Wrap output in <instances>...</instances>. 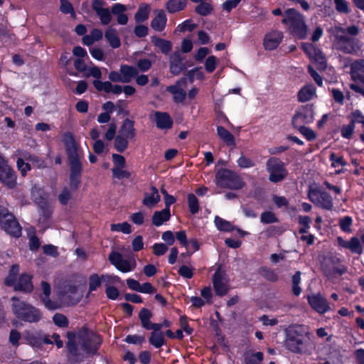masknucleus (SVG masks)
Returning <instances> with one entry per match:
<instances>
[{"instance_id": "nucleus-60", "label": "nucleus", "mask_w": 364, "mask_h": 364, "mask_svg": "<svg viewBox=\"0 0 364 364\" xmlns=\"http://www.w3.org/2000/svg\"><path fill=\"white\" fill-rule=\"evenodd\" d=\"M355 125L353 123L344 125L341 128V135L343 138L350 139L354 132Z\"/></svg>"}, {"instance_id": "nucleus-15", "label": "nucleus", "mask_w": 364, "mask_h": 364, "mask_svg": "<svg viewBox=\"0 0 364 364\" xmlns=\"http://www.w3.org/2000/svg\"><path fill=\"white\" fill-rule=\"evenodd\" d=\"M0 181L9 188L16 185V177L14 171L8 165L6 160L0 154Z\"/></svg>"}, {"instance_id": "nucleus-42", "label": "nucleus", "mask_w": 364, "mask_h": 364, "mask_svg": "<svg viewBox=\"0 0 364 364\" xmlns=\"http://www.w3.org/2000/svg\"><path fill=\"white\" fill-rule=\"evenodd\" d=\"M292 283V292L294 295L299 296L301 292V289L299 287L301 283V272H296L291 277Z\"/></svg>"}, {"instance_id": "nucleus-8", "label": "nucleus", "mask_w": 364, "mask_h": 364, "mask_svg": "<svg viewBox=\"0 0 364 364\" xmlns=\"http://www.w3.org/2000/svg\"><path fill=\"white\" fill-rule=\"evenodd\" d=\"M109 260L116 269L123 273L132 272L136 266V262L134 257H129L127 259H124L121 253L115 251H112L109 254Z\"/></svg>"}, {"instance_id": "nucleus-37", "label": "nucleus", "mask_w": 364, "mask_h": 364, "mask_svg": "<svg viewBox=\"0 0 364 364\" xmlns=\"http://www.w3.org/2000/svg\"><path fill=\"white\" fill-rule=\"evenodd\" d=\"M217 134L218 136L227 144L235 145V138L233 135L223 127L218 126L217 127Z\"/></svg>"}, {"instance_id": "nucleus-43", "label": "nucleus", "mask_w": 364, "mask_h": 364, "mask_svg": "<svg viewBox=\"0 0 364 364\" xmlns=\"http://www.w3.org/2000/svg\"><path fill=\"white\" fill-rule=\"evenodd\" d=\"M149 7L148 5L141 6L138 11L135 14V20L136 22H143L149 17Z\"/></svg>"}, {"instance_id": "nucleus-62", "label": "nucleus", "mask_w": 364, "mask_h": 364, "mask_svg": "<svg viewBox=\"0 0 364 364\" xmlns=\"http://www.w3.org/2000/svg\"><path fill=\"white\" fill-rule=\"evenodd\" d=\"M53 320L55 324L60 327H65L68 323L67 318L60 314H55L53 316Z\"/></svg>"}, {"instance_id": "nucleus-46", "label": "nucleus", "mask_w": 364, "mask_h": 364, "mask_svg": "<svg viewBox=\"0 0 364 364\" xmlns=\"http://www.w3.org/2000/svg\"><path fill=\"white\" fill-rule=\"evenodd\" d=\"M188 203L189 210L192 214H196L198 212V200L194 194L190 193L188 195Z\"/></svg>"}, {"instance_id": "nucleus-9", "label": "nucleus", "mask_w": 364, "mask_h": 364, "mask_svg": "<svg viewBox=\"0 0 364 364\" xmlns=\"http://www.w3.org/2000/svg\"><path fill=\"white\" fill-rule=\"evenodd\" d=\"M286 346L295 353H306L309 352L308 342L302 334L297 332H291L286 340Z\"/></svg>"}, {"instance_id": "nucleus-34", "label": "nucleus", "mask_w": 364, "mask_h": 364, "mask_svg": "<svg viewBox=\"0 0 364 364\" xmlns=\"http://www.w3.org/2000/svg\"><path fill=\"white\" fill-rule=\"evenodd\" d=\"M105 38L109 42L111 47L117 48L120 46L121 43L115 28H109L106 30L105 34Z\"/></svg>"}, {"instance_id": "nucleus-41", "label": "nucleus", "mask_w": 364, "mask_h": 364, "mask_svg": "<svg viewBox=\"0 0 364 364\" xmlns=\"http://www.w3.org/2000/svg\"><path fill=\"white\" fill-rule=\"evenodd\" d=\"M19 272V267L17 264H14L11 266V269L9 270V274L5 279V284L7 286H15L16 281V276L18 275Z\"/></svg>"}, {"instance_id": "nucleus-32", "label": "nucleus", "mask_w": 364, "mask_h": 364, "mask_svg": "<svg viewBox=\"0 0 364 364\" xmlns=\"http://www.w3.org/2000/svg\"><path fill=\"white\" fill-rule=\"evenodd\" d=\"M119 71L122 73L124 83H128L131 82L132 80L135 76H136L138 73L137 69L136 68L127 65H121Z\"/></svg>"}, {"instance_id": "nucleus-40", "label": "nucleus", "mask_w": 364, "mask_h": 364, "mask_svg": "<svg viewBox=\"0 0 364 364\" xmlns=\"http://www.w3.org/2000/svg\"><path fill=\"white\" fill-rule=\"evenodd\" d=\"M149 342L155 348L161 347L165 343L164 333L162 332H152L149 338Z\"/></svg>"}, {"instance_id": "nucleus-45", "label": "nucleus", "mask_w": 364, "mask_h": 364, "mask_svg": "<svg viewBox=\"0 0 364 364\" xmlns=\"http://www.w3.org/2000/svg\"><path fill=\"white\" fill-rule=\"evenodd\" d=\"M218 63L219 60L215 56H208L205 61V70L209 73H213L215 70Z\"/></svg>"}, {"instance_id": "nucleus-36", "label": "nucleus", "mask_w": 364, "mask_h": 364, "mask_svg": "<svg viewBox=\"0 0 364 364\" xmlns=\"http://www.w3.org/2000/svg\"><path fill=\"white\" fill-rule=\"evenodd\" d=\"M151 41L164 54H168L172 49V43L169 41L154 37Z\"/></svg>"}, {"instance_id": "nucleus-57", "label": "nucleus", "mask_w": 364, "mask_h": 364, "mask_svg": "<svg viewBox=\"0 0 364 364\" xmlns=\"http://www.w3.org/2000/svg\"><path fill=\"white\" fill-rule=\"evenodd\" d=\"M101 284L100 277L96 274H92L89 279V289L90 291L96 290Z\"/></svg>"}, {"instance_id": "nucleus-18", "label": "nucleus", "mask_w": 364, "mask_h": 364, "mask_svg": "<svg viewBox=\"0 0 364 364\" xmlns=\"http://www.w3.org/2000/svg\"><path fill=\"white\" fill-rule=\"evenodd\" d=\"M283 39V33L279 31H272L267 33L263 40L265 50H273L281 43Z\"/></svg>"}, {"instance_id": "nucleus-31", "label": "nucleus", "mask_w": 364, "mask_h": 364, "mask_svg": "<svg viewBox=\"0 0 364 364\" xmlns=\"http://www.w3.org/2000/svg\"><path fill=\"white\" fill-rule=\"evenodd\" d=\"M316 95V88L312 85H306L298 92V100L300 102L311 100Z\"/></svg>"}, {"instance_id": "nucleus-38", "label": "nucleus", "mask_w": 364, "mask_h": 364, "mask_svg": "<svg viewBox=\"0 0 364 364\" xmlns=\"http://www.w3.org/2000/svg\"><path fill=\"white\" fill-rule=\"evenodd\" d=\"M186 5V0H169L166 3V9L168 12L175 13L183 10Z\"/></svg>"}, {"instance_id": "nucleus-56", "label": "nucleus", "mask_w": 364, "mask_h": 364, "mask_svg": "<svg viewBox=\"0 0 364 364\" xmlns=\"http://www.w3.org/2000/svg\"><path fill=\"white\" fill-rule=\"evenodd\" d=\"M60 10L63 14H70L73 16H75L73 5L68 0H60Z\"/></svg>"}, {"instance_id": "nucleus-6", "label": "nucleus", "mask_w": 364, "mask_h": 364, "mask_svg": "<svg viewBox=\"0 0 364 364\" xmlns=\"http://www.w3.org/2000/svg\"><path fill=\"white\" fill-rule=\"evenodd\" d=\"M331 38H333V41L340 50L346 53H351L354 50V40L346 35L345 28L336 26L328 29Z\"/></svg>"}, {"instance_id": "nucleus-24", "label": "nucleus", "mask_w": 364, "mask_h": 364, "mask_svg": "<svg viewBox=\"0 0 364 364\" xmlns=\"http://www.w3.org/2000/svg\"><path fill=\"white\" fill-rule=\"evenodd\" d=\"M15 289L23 291H31L33 289L31 282V276L28 274H22L14 286Z\"/></svg>"}, {"instance_id": "nucleus-19", "label": "nucleus", "mask_w": 364, "mask_h": 364, "mask_svg": "<svg viewBox=\"0 0 364 364\" xmlns=\"http://www.w3.org/2000/svg\"><path fill=\"white\" fill-rule=\"evenodd\" d=\"M338 245L343 248L348 249L351 252L360 255L363 248L360 240L356 237H351L348 241L341 237L337 238Z\"/></svg>"}, {"instance_id": "nucleus-35", "label": "nucleus", "mask_w": 364, "mask_h": 364, "mask_svg": "<svg viewBox=\"0 0 364 364\" xmlns=\"http://www.w3.org/2000/svg\"><path fill=\"white\" fill-rule=\"evenodd\" d=\"M102 38V31L97 28H94L89 35H86L82 38V42L86 46H90L95 42L100 40Z\"/></svg>"}, {"instance_id": "nucleus-16", "label": "nucleus", "mask_w": 364, "mask_h": 364, "mask_svg": "<svg viewBox=\"0 0 364 364\" xmlns=\"http://www.w3.org/2000/svg\"><path fill=\"white\" fill-rule=\"evenodd\" d=\"M214 290L217 295L223 296L229 290L228 279L226 274L218 269L213 277Z\"/></svg>"}, {"instance_id": "nucleus-21", "label": "nucleus", "mask_w": 364, "mask_h": 364, "mask_svg": "<svg viewBox=\"0 0 364 364\" xmlns=\"http://www.w3.org/2000/svg\"><path fill=\"white\" fill-rule=\"evenodd\" d=\"M185 84L186 80L183 79L178 81L175 85L167 87V90L173 95V99L176 102H182L186 97V92L183 87Z\"/></svg>"}, {"instance_id": "nucleus-13", "label": "nucleus", "mask_w": 364, "mask_h": 364, "mask_svg": "<svg viewBox=\"0 0 364 364\" xmlns=\"http://www.w3.org/2000/svg\"><path fill=\"white\" fill-rule=\"evenodd\" d=\"M301 48L311 60L316 64L318 68H326V59L319 48L309 43H303Z\"/></svg>"}, {"instance_id": "nucleus-27", "label": "nucleus", "mask_w": 364, "mask_h": 364, "mask_svg": "<svg viewBox=\"0 0 364 364\" xmlns=\"http://www.w3.org/2000/svg\"><path fill=\"white\" fill-rule=\"evenodd\" d=\"M41 289L43 290L44 297H42V300L44 303L45 306L50 310H55L60 307V306L51 301L48 296L50 294V287L49 284H48L46 282H42L41 283Z\"/></svg>"}, {"instance_id": "nucleus-28", "label": "nucleus", "mask_w": 364, "mask_h": 364, "mask_svg": "<svg viewBox=\"0 0 364 364\" xmlns=\"http://www.w3.org/2000/svg\"><path fill=\"white\" fill-rule=\"evenodd\" d=\"M171 218L170 210L164 208L160 211H156L152 216V223L156 226L159 227L164 224V223L168 221Z\"/></svg>"}, {"instance_id": "nucleus-7", "label": "nucleus", "mask_w": 364, "mask_h": 364, "mask_svg": "<svg viewBox=\"0 0 364 364\" xmlns=\"http://www.w3.org/2000/svg\"><path fill=\"white\" fill-rule=\"evenodd\" d=\"M267 170L269 173V179L273 183L284 180L288 173L284 163L277 158H270L267 161Z\"/></svg>"}, {"instance_id": "nucleus-52", "label": "nucleus", "mask_w": 364, "mask_h": 364, "mask_svg": "<svg viewBox=\"0 0 364 364\" xmlns=\"http://www.w3.org/2000/svg\"><path fill=\"white\" fill-rule=\"evenodd\" d=\"M193 267L188 265H182L179 267L178 272L180 276L185 279H191L193 276Z\"/></svg>"}, {"instance_id": "nucleus-44", "label": "nucleus", "mask_w": 364, "mask_h": 364, "mask_svg": "<svg viewBox=\"0 0 364 364\" xmlns=\"http://www.w3.org/2000/svg\"><path fill=\"white\" fill-rule=\"evenodd\" d=\"M83 75L87 77H93L97 80H99L102 77V72L99 68L92 65L91 66L87 67Z\"/></svg>"}, {"instance_id": "nucleus-3", "label": "nucleus", "mask_w": 364, "mask_h": 364, "mask_svg": "<svg viewBox=\"0 0 364 364\" xmlns=\"http://www.w3.org/2000/svg\"><path fill=\"white\" fill-rule=\"evenodd\" d=\"M11 301L12 312L18 318L30 323L38 322L41 318L40 311L34 306L16 296L11 298Z\"/></svg>"}, {"instance_id": "nucleus-59", "label": "nucleus", "mask_w": 364, "mask_h": 364, "mask_svg": "<svg viewBox=\"0 0 364 364\" xmlns=\"http://www.w3.org/2000/svg\"><path fill=\"white\" fill-rule=\"evenodd\" d=\"M153 252L156 256L164 255L168 250V247L164 243H155L152 246Z\"/></svg>"}, {"instance_id": "nucleus-22", "label": "nucleus", "mask_w": 364, "mask_h": 364, "mask_svg": "<svg viewBox=\"0 0 364 364\" xmlns=\"http://www.w3.org/2000/svg\"><path fill=\"white\" fill-rule=\"evenodd\" d=\"M70 186L77 189L80 183V177L82 171L80 161L70 162Z\"/></svg>"}, {"instance_id": "nucleus-5", "label": "nucleus", "mask_w": 364, "mask_h": 364, "mask_svg": "<svg viewBox=\"0 0 364 364\" xmlns=\"http://www.w3.org/2000/svg\"><path fill=\"white\" fill-rule=\"evenodd\" d=\"M0 228L7 234L18 237L21 234V228L14 216L8 210L0 206Z\"/></svg>"}, {"instance_id": "nucleus-14", "label": "nucleus", "mask_w": 364, "mask_h": 364, "mask_svg": "<svg viewBox=\"0 0 364 364\" xmlns=\"http://www.w3.org/2000/svg\"><path fill=\"white\" fill-rule=\"evenodd\" d=\"M63 141L65 146L69 163L80 161V155L73 135L70 132L65 133L63 136Z\"/></svg>"}, {"instance_id": "nucleus-26", "label": "nucleus", "mask_w": 364, "mask_h": 364, "mask_svg": "<svg viewBox=\"0 0 364 364\" xmlns=\"http://www.w3.org/2000/svg\"><path fill=\"white\" fill-rule=\"evenodd\" d=\"M351 74L353 79L364 85V60H357L352 64Z\"/></svg>"}, {"instance_id": "nucleus-33", "label": "nucleus", "mask_w": 364, "mask_h": 364, "mask_svg": "<svg viewBox=\"0 0 364 364\" xmlns=\"http://www.w3.org/2000/svg\"><path fill=\"white\" fill-rule=\"evenodd\" d=\"M120 135L125 138L132 139L135 136V129L134 128L133 121L126 119L122 124L119 131Z\"/></svg>"}, {"instance_id": "nucleus-51", "label": "nucleus", "mask_w": 364, "mask_h": 364, "mask_svg": "<svg viewBox=\"0 0 364 364\" xmlns=\"http://www.w3.org/2000/svg\"><path fill=\"white\" fill-rule=\"evenodd\" d=\"M124 167L122 168H113L112 169V173L114 177L118 178V179H123V178H129L131 177L132 173L124 168Z\"/></svg>"}, {"instance_id": "nucleus-63", "label": "nucleus", "mask_w": 364, "mask_h": 364, "mask_svg": "<svg viewBox=\"0 0 364 364\" xmlns=\"http://www.w3.org/2000/svg\"><path fill=\"white\" fill-rule=\"evenodd\" d=\"M188 77L191 82H193L196 79L202 80L204 77V73L200 68H195L189 71Z\"/></svg>"}, {"instance_id": "nucleus-53", "label": "nucleus", "mask_w": 364, "mask_h": 364, "mask_svg": "<svg viewBox=\"0 0 364 364\" xmlns=\"http://www.w3.org/2000/svg\"><path fill=\"white\" fill-rule=\"evenodd\" d=\"M261 222L264 224L274 223L277 221L275 214L272 211H266L262 213Z\"/></svg>"}, {"instance_id": "nucleus-50", "label": "nucleus", "mask_w": 364, "mask_h": 364, "mask_svg": "<svg viewBox=\"0 0 364 364\" xmlns=\"http://www.w3.org/2000/svg\"><path fill=\"white\" fill-rule=\"evenodd\" d=\"M128 138H125L123 136L119 135L115 138L114 140V146L116 149L119 151L122 152L124 150H125L128 146Z\"/></svg>"}, {"instance_id": "nucleus-61", "label": "nucleus", "mask_w": 364, "mask_h": 364, "mask_svg": "<svg viewBox=\"0 0 364 364\" xmlns=\"http://www.w3.org/2000/svg\"><path fill=\"white\" fill-rule=\"evenodd\" d=\"M297 128L299 129L300 133L302 134L309 141L314 140L316 136L315 132L308 127L301 126Z\"/></svg>"}, {"instance_id": "nucleus-54", "label": "nucleus", "mask_w": 364, "mask_h": 364, "mask_svg": "<svg viewBox=\"0 0 364 364\" xmlns=\"http://www.w3.org/2000/svg\"><path fill=\"white\" fill-rule=\"evenodd\" d=\"M196 11L198 14L202 16H206L210 14L212 11V6L206 1H203L196 8Z\"/></svg>"}, {"instance_id": "nucleus-12", "label": "nucleus", "mask_w": 364, "mask_h": 364, "mask_svg": "<svg viewBox=\"0 0 364 364\" xmlns=\"http://www.w3.org/2000/svg\"><path fill=\"white\" fill-rule=\"evenodd\" d=\"M306 299L311 309L318 314H323L331 310L329 303L321 293L311 294Z\"/></svg>"}, {"instance_id": "nucleus-29", "label": "nucleus", "mask_w": 364, "mask_h": 364, "mask_svg": "<svg viewBox=\"0 0 364 364\" xmlns=\"http://www.w3.org/2000/svg\"><path fill=\"white\" fill-rule=\"evenodd\" d=\"M160 196L155 187H151L150 192L146 193L143 199V203L146 206L153 207L160 201Z\"/></svg>"}, {"instance_id": "nucleus-1", "label": "nucleus", "mask_w": 364, "mask_h": 364, "mask_svg": "<svg viewBox=\"0 0 364 364\" xmlns=\"http://www.w3.org/2000/svg\"><path fill=\"white\" fill-rule=\"evenodd\" d=\"M67 336V347L73 355L94 354L102 343L99 335L86 328L79 331L77 333L68 332Z\"/></svg>"}, {"instance_id": "nucleus-17", "label": "nucleus", "mask_w": 364, "mask_h": 364, "mask_svg": "<svg viewBox=\"0 0 364 364\" xmlns=\"http://www.w3.org/2000/svg\"><path fill=\"white\" fill-rule=\"evenodd\" d=\"M104 4L101 0H95L92 3V9L99 17L101 24L107 25L112 21V16L109 9L105 8Z\"/></svg>"}, {"instance_id": "nucleus-10", "label": "nucleus", "mask_w": 364, "mask_h": 364, "mask_svg": "<svg viewBox=\"0 0 364 364\" xmlns=\"http://www.w3.org/2000/svg\"><path fill=\"white\" fill-rule=\"evenodd\" d=\"M308 197L317 206L328 210L333 208L332 197L327 192L317 188H310Z\"/></svg>"}, {"instance_id": "nucleus-4", "label": "nucleus", "mask_w": 364, "mask_h": 364, "mask_svg": "<svg viewBox=\"0 0 364 364\" xmlns=\"http://www.w3.org/2000/svg\"><path fill=\"white\" fill-rule=\"evenodd\" d=\"M215 183L221 188L240 189L244 186L242 179L234 172L222 168L215 175Z\"/></svg>"}, {"instance_id": "nucleus-55", "label": "nucleus", "mask_w": 364, "mask_h": 364, "mask_svg": "<svg viewBox=\"0 0 364 364\" xmlns=\"http://www.w3.org/2000/svg\"><path fill=\"white\" fill-rule=\"evenodd\" d=\"M336 9L340 12L343 14H348L350 12L348 3L346 0H333Z\"/></svg>"}, {"instance_id": "nucleus-23", "label": "nucleus", "mask_w": 364, "mask_h": 364, "mask_svg": "<svg viewBox=\"0 0 364 364\" xmlns=\"http://www.w3.org/2000/svg\"><path fill=\"white\" fill-rule=\"evenodd\" d=\"M64 296L70 299V304L77 303L82 296V292L79 288L74 285H68L65 287Z\"/></svg>"}, {"instance_id": "nucleus-30", "label": "nucleus", "mask_w": 364, "mask_h": 364, "mask_svg": "<svg viewBox=\"0 0 364 364\" xmlns=\"http://www.w3.org/2000/svg\"><path fill=\"white\" fill-rule=\"evenodd\" d=\"M157 14L151 21V27L157 31H162L166 24L167 18L164 11H157Z\"/></svg>"}, {"instance_id": "nucleus-47", "label": "nucleus", "mask_w": 364, "mask_h": 364, "mask_svg": "<svg viewBox=\"0 0 364 364\" xmlns=\"http://www.w3.org/2000/svg\"><path fill=\"white\" fill-rule=\"evenodd\" d=\"M112 85V84L109 81L102 82L99 80L93 81V85L97 90L100 92L104 91L106 93H110Z\"/></svg>"}, {"instance_id": "nucleus-39", "label": "nucleus", "mask_w": 364, "mask_h": 364, "mask_svg": "<svg viewBox=\"0 0 364 364\" xmlns=\"http://www.w3.org/2000/svg\"><path fill=\"white\" fill-rule=\"evenodd\" d=\"M214 222L217 228L220 231L231 232L235 229L233 225L229 221H227L219 216H216L215 218Z\"/></svg>"}, {"instance_id": "nucleus-2", "label": "nucleus", "mask_w": 364, "mask_h": 364, "mask_svg": "<svg viewBox=\"0 0 364 364\" xmlns=\"http://www.w3.org/2000/svg\"><path fill=\"white\" fill-rule=\"evenodd\" d=\"M282 23L287 30L295 37L304 39L307 36V26L304 16L294 9H288L284 12Z\"/></svg>"}, {"instance_id": "nucleus-48", "label": "nucleus", "mask_w": 364, "mask_h": 364, "mask_svg": "<svg viewBox=\"0 0 364 364\" xmlns=\"http://www.w3.org/2000/svg\"><path fill=\"white\" fill-rule=\"evenodd\" d=\"M353 219L350 216H345L339 220V225L342 231L345 232H351V226Z\"/></svg>"}, {"instance_id": "nucleus-25", "label": "nucleus", "mask_w": 364, "mask_h": 364, "mask_svg": "<svg viewBox=\"0 0 364 364\" xmlns=\"http://www.w3.org/2000/svg\"><path fill=\"white\" fill-rule=\"evenodd\" d=\"M329 160L331 167L335 168L336 173L340 174L345 171L344 167L346 166L347 162L342 156L331 153Z\"/></svg>"}, {"instance_id": "nucleus-11", "label": "nucleus", "mask_w": 364, "mask_h": 364, "mask_svg": "<svg viewBox=\"0 0 364 364\" xmlns=\"http://www.w3.org/2000/svg\"><path fill=\"white\" fill-rule=\"evenodd\" d=\"M314 119V111L311 105L303 106L298 109L292 118L294 127H300L303 124H309Z\"/></svg>"}, {"instance_id": "nucleus-20", "label": "nucleus", "mask_w": 364, "mask_h": 364, "mask_svg": "<svg viewBox=\"0 0 364 364\" xmlns=\"http://www.w3.org/2000/svg\"><path fill=\"white\" fill-rule=\"evenodd\" d=\"M154 119L157 128L160 129H169L173 126V120L167 112H155Z\"/></svg>"}, {"instance_id": "nucleus-64", "label": "nucleus", "mask_w": 364, "mask_h": 364, "mask_svg": "<svg viewBox=\"0 0 364 364\" xmlns=\"http://www.w3.org/2000/svg\"><path fill=\"white\" fill-rule=\"evenodd\" d=\"M350 122L354 125L355 123H360L364 125V115L360 110H355L351 114Z\"/></svg>"}, {"instance_id": "nucleus-58", "label": "nucleus", "mask_w": 364, "mask_h": 364, "mask_svg": "<svg viewBox=\"0 0 364 364\" xmlns=\"http://www.w3.org/2000/svg\"><path fill=\"white\" fill-rule=\"evenodd\" d=\"M238 166L243 168H248L255 166V162L250 158L241 156L237 161Z\"/></svg>"}, {"instance_id": "nucleus-49", "label": "nucleus", "mask_w": 364, "mask_h": 364, "mask_svg": "<svg viewBox=\"0 0 364 364\" xmlns=\"http://www.w3.org/2000/svg\"><path fill=\"white\" fill-rule=\"evenodd\" d=\"M110 229L113 232H122L125 234L131 232V225L126 222L118 224H112Z\"/></svg>"}]
</instances>
